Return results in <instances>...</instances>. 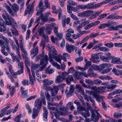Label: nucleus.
Masks as SVG:
<instances>
[{
	"label": "nucleus",
	"instance_id": "obj_50",
	"mask_svg": "<svg viewBox=\"0 0 122 122\" xmlns=\"http://www.w3.org/2000/svg\"><path fill=\"white\" fill-rule=\"evenodd\" d=\"M89 38H90V36L89 35L86 36L83 39L80 43V44H81L83 43L86 42L88 40Z\"/></svg>",
	"mask_w": 122,
	"mask_h": 122
},
{
	"label": "nucleus",
	"instance_id": "obj_5",
	"mask_svg": "<svg viewBox=\"0 0 122 122\" xmlns=\"http://www.w3.org/2000/svg\"><path fill=\"white\" fill-rule=\"evenodd\" d=\"M2 16L5 20V22L4 23L5 25H9L12 24L11 19L6 11H3Z\"/></svg>",
	"mask_w": 122,
	"mask_h": 122
},
{
	"label": "nucleus",
	"instance_id": "obj_14",
	"mask_svg": "<svg viewBox=\"0 0 122 122\" xmlns=\"http://www.w3.org/2000/svg\"><path fill=\"white\" fill-rule=\"evenodd\" d=\"M43 110L44 112L43 114V120L45 121H46L47 120V116L48 115V112L47 110L46 107H43Z\"/></svg>",
	"mask_w": 122,
	"mask_h": 122
},
{
	"label": "nucleus",
	"instance_id": "obj_48",
	"mask_svg": "<svg viewBox=\"0 0 122 122\" xmlns=\"http://www.w3.org/2000/svg\"><path fill=\"white\" fill-rule=\"evenodd\" d=\"M91 69L95 71H99V66H98L95 65H92L91 67Z\"/></svg>",
	"mask_w": 122,
	"mask_h": 122
},
{
	"label": "nucleus",
	"instance_id": "obj_44",
	"mask_svg": "<svg viewBox=\"0 0 122 122\" xmlns=\"http://www.w3.org/2000/svg\"><path fill=\"white\" fill-rule=\"evenodd\" d=\"M44 52L43 51L41 54L38 55L36 58L35 61L36 62L38 61L39 60H40L42 57V56L44 53Z\"/></svg>",
	"mask_w": 122,
	"mask_h": 122
},
{
	"label": "nucleus",
	"instance_id": "obj_47",
	"mask_svg": "<svg viewBox=\"0 0 122 122\" xmlns=\"http://www.w3.org/2000/svg\"><path fill=\"white\" fill-rule=\"evenodd\" d=\"M40 67V65L39 64H33L31 66V70H34L35 69L38 68Z\"/></svg>",
	"mask_w": 122,
	"mask_h": 122
},
{
	"label": "nucleus",
	"instance_id": "obj_2",
	"mask_svg": "<svg viewBox=\"0 0 122 122\" xmlns=\"http://www.w3.org/2000/svg\"><path fill=\"white\" fill-rule=\"evenodd\" d=\"M52 26L53 28L54 31L55 35L56 36V37L55 38L54 36L52 35L51 36V39L52 42L53 43H55V41H57L60 40L62 38L63 34L61 33L58 32V27L55 24H53Z\"/></svg>",
	"mask_w": 122,
	"mask_h": 122
},
{
	"label": "nucleus",
	"instance_id": "obj_41",
	"mask_svg": "<svg viewBox=\"0 0 122 122\" xmlns=\"http://www.w3.org/2000/svg\"><path fill=\"white\" fill-rule=\"evenodd\" d=\"M83 33H77L76 34H73L72 35V37L74 39H76L80 37Z\"/></svg>",
	"mask_w": 122,
	"mask_h": 122
},
{
	"label": "nucleus",
	"instance_id": "obj_16",
	"mask_svg": "<svg viewBox=\"0 0 122 122\" xmlns=\"http://www.w3.org/2000/svg\"><path fill=\"white\" fill-rule=\"evenodd\" d=\"M75 87L76 89L78 92H80L82 95L84 94V90L82 88L80 85L77 84L76 85Z\"/></svg>",
	"mask_w": 122,
	"mask_h": 122
},
{
	"label": "nucleus",
	"instance_id": "obj_40",
	"mask_svg": "<svg viewBox=\"0 0 122 122\" xmlns=\"http://www.w3.org/2000/svg\"><path fill=\"white\" fill-rule=\"evenodd\" d=\"M94 4L93 2H91L86 4V9H93Z\"/></svg>",
	"mask_w": 122,
	"mask_h": 122
},
{
	"label": "nucleus",
	"instance_id": "obj_61",
	"mask_svg": "<svg viewBox=\"0 0 122 122\" xmlns=\"http://www.w3.org/2000/svg\"><path fill=\"white\" fill-rule=\"evenodd\" d=\"M107 15V13L103 14L99 16L97 18V20H101L106 17Z\"/></svg>",
	"mask_w": 122,
	"mask_h": 122
},
{
	"label": "nucleus",
	"instance_id": "obj_22",
	"mask_svg": "<svg viewBox=\"0 0 122 122\" xmlns=\"http://www.w3.org/2000/svg\"><path fill=\"white\" fill-rule=\"evenodd\" d=\"M38 46H36L35 49H33L30 51L31 55H32L34 54L33 55V57H34L36 56L38 53Z\"/></svg>",
	"mask_w": 122,
	"mask_h": 122
},
{
	"label": "nucleus",
	"instance_id": "obj_39",
	"mask_svg": "<svg viewBox=\"0 0 122 122\" xmlns=\"http://www.w3.org/2000/svg\"><path fill=\"white\" fill-rule=\"evenodd\" d=\"M121 93H122V90L119 89H116L114 92L111 93L110 94V95H113Z\"/></svg>",
	"mask_w": 122,
	"mask_h": 122
},
{
	"label": "nucleus",
	"instance_id": "obj_49",
	"mask_svg": "<svg viewBox=\"0 0 122 122\" xmlns=\"http://www.w3.org/2000/svg\"><path fill=\"white\" fill-rule=\"evenodd\" d=\"M26 108L28 111V112L29 114H31L32 112V109L30 106L28 104H25Z\"/></svg>",
	"mask_w": 122,
	"mask_h": 122
},
{
	"label": "nucleus",
	"instance_id": "obj_27",
	"mask_svg": "<svg viewBox=\"0 0 122 122\" xmlns=\"http://www.w3.org/2000/svg\"><path fill=\"white\" fill-rule=\"evenodd\" d=\"M8 45V43H5L4 42V43H3V46H2L1 47L3 49H5V48H6L7 51L9 53H10V50Z\"/></svg>",
	"mask_w": 122,
	"mask_h": 122
},
{
	"label": "nucleus",
	"instance_id": "obj_43",
	"mask_svg": "<svg viewBox=\"0 0 122 122\" xmlns=\"http://www.w3.org/2000/svg\"><path fill=\"white\" fill-rule=\"evenodd\" d=\"M41 36L43 38L42 40H43L46 43H47L48 42V37L47 35L45 34H43Z\"/></svg>",
	"mask_w": 122,
	"mask_h": 122
},
{
	"label": "nucleus",
	"instance_id": "obj_54",
	"mask_svg": "<svg viewBox=\"0 0 122 122\" xmlns=\"http://www.w3.org/2000/svg\"><path fill=\"white\" fill-rule=\"evenodd\" d=\"M45 42L43 40H42L40 43V46L41 47H42V50L44 49L46 46Z\"/></svg>",
	"mask_w": 122,
	"mask_h": 122
},
{
	"label": "nucleus",
	"instance_id": "obj_57",
	"mask_svg": "<svg viewBox=\"0 0 122 122\" xmlns=\"http://www.w3.org/2000/svg\"><path fill=\"white\" fill-rule=\"evenodd\" d=\"M115 15L114 14H111L107 18V19H115Z\"/></svg>",
	"mask_w": 122,
	"mask_h": 122
},
{
	"label": "nucleus",
	"instance_id": "obj_23",
	"mask_svg": "<svg viewBox=\"0 0 122 122\" xmlns=\"http://www.w3.org/2000/svg\"><path fill=\"white\" fill-rule=\"evenodd\" d=\"M102 12V11H100L95 12L88 18V19L90 20L94 19L95 17L98 16Z\"/></svg>",
	"mask_w": 122,
	"mask_h": 122
},
{
	"label": "nucleus",
	"instance_id": "obj_42",
	"mask_svg": "<svg viewBox=\"0 0 122 122\" xmlns=\"http://www.w3.org/2000/svg\"><path fill=\"white\" fill-rule=\"evenodd\" d=\"M122 116V113L120 112H116L114 113L113 114L114 117L116 118H120Z\"/></svg>",
	"mask_w": 122,
	"mask_h": 122
},
{
	"label": "nucleus",
	"instance_id": "obj_64",
	"mask_svg": "<svg viewBox=\"0 0 122 122\" xmlns=\"http://www.w3.org/2000/svg\"><path fill=\"white\" fill-rule=\"evenodd\" d=\"M102 81L98 79H96L93 81V83L96 85H99Z\"/></svg>",
	"mask_w": 122,
	"mask_h": 122
},
{
	"label": "nucleus",
	"instance_id": "obj_30",
	"mask_svg": "<svg viewBox=\"0 0 122 122\" xmlns=\"http://www.w3.org/2000/svg\"><path fill=\"white\" fill-rule=\"evenodd\" d=\"M64 79V76L61 75H59L57 76L55 82L56 83L62 82Z\"/></svg>",
	"mask_w": 122,
	"mask_h": 122
},
{
	"label": "nucleus",
	"instance_id": "obj_11",
	"mask_svg": "<svg viewBox=\"0 0 122 122\" xmlns=\"http://www.w3.org/2000/svg\"><path fill=\"white\" fill-rule=\"evenodd\" d=\"M66 51L69 53H71L72 51H73L75 48V46L70 45L68 43L66 44Z\"/></svg>",
	"mask_w": 122,
	"mask_h": 122
},
{
	"label": "nucleus",
	"instance_id": "obj_36",
	"mask_svg": "<svg viewBox=\"0 0 122 122\" xmlns=\"http://www.w3.org/2000/svg\"><path fill=\"white\" fill-rule=\"evenodd\" d=\"M86 112H81V115L85 118L87 117H89L90 115V114L88 111H86Z\"/></svg>",
	"mask_w": 122,
	"mask_h": 122
},
{
	"label": "nucleus",
	"instance_id": "obj_29",
	"mask_svg": "<svg viewBox=\"0 0 122 122\" xmlns=\"http://www.w3.org/2000/svg\"><path fill=\"white\" fill-rule=\"evenodd\" d=\"M43 82L44 83V85H50L53 83L54 81L52 80L49 81L48 79H46L44 80Z\"/></svg>",
	"mask_w": 122,
	"mask_h": 122
},
{
	"label": "nucleus",
	"instance_id": "obj_3",
	"mask_svg": "<svg viewBox=\"0 0 122 122\" xmlns=\"http://www.w3.org/2000/svg\"><path fill=\"white\" fill-rule=\"evenodd\" d=\"M38 100H37L36 102H35V107L36 108H34L32 109V117L33 119H35L36 117L38 116L41 107V104H38Z\"/></svg>",
	"mask_w": 122,
	"mask_h": 122
},
{
	"label": "nucleus",
	"instance_id": "obj_13",
	"mask_svg": "<svg viewBox=\"0 0 122 122\" xmlns=\"http://www.w3.org/2000/svg\"><path fill=\"white\" fill-rule=\"evenodd\" d=\"M122 28V25H120L114 26V25L110 26L107 29V30L113 31L118 30L119 28Z\"/></svg>",
	"mask_w": 122,
	"mask_h": 122
},
{
	"label": "nucleus",
	"instance_id": "obj_62",
	"mask_svg": "<svg viewBox=\"0 0 122 122\" xmlns=\"http://www.w3.org/2000/svg\"><path fill=\"white\" fill-rule=\"evenodd\" d=\"M44 2V6L46 7V8H49L50 6V4L49 2V0H45Z\"/></svg>",
	"mask_w": 122,
	"mask_h": 122
},
{
	"label": "nucleus",
	"instance_id": "obj_32",
	"mask_svg": "<svg viewBox=\"0 0 122 122\" xmlns=\"http://www.w3.org/2000/svg\"><path fill=\"white\" fill-rule=\"evenodd\" d=\"M12 28L14 30H13L11 29L10 30L12 32V34L14 36L18 35H19V33L16 28L14 26H13Z\"/></svg>",
	"mask_w": 122,
	"mask_h": 122
},
{
	"label": "nucleus",
	"instance_id": "obj_59",
	"mask_svg": "<svg viewBox=\"0 0 122 122\" xmlns=\"http://www.w3.org/2000/svg\"><path fill=\"white\" fill-rule=\"evenodd\" d=\"M99 53H98L95 54L93 55H92V59L99 60V57L98 55H99Z\"/></svg>",
	"mask_w": 122,
	"mask_h": 122
},
{
	"label": "nucleus",
	"instance_id": "obj_4",
	"mask_svg": "<svg viewBox=\"0 0 122 122\" xmlns=\"http://www.w3.org/2000/svg\"><path fill=\"white\" fill-rule=\"evenodd\" d=\"M48 57L47 55H45L44 53L41 59L40 65H42L41 68L39 69L40 71H42L45 67L47 64L48 62Z\"/></svg>",
	"mask_w": 122,
	"mask_h": 122
},
{
	"label": "nucleus",
	"instance_id": "obj_15",
	"mask_svg": "<svg viewBox=\"0 0 122 122\" xmlns=\"http://www.w3.org/2000/svg\"><path fill=\"white\" fill-rule=\"evenodd\" d=\"M59 86H55L53 87V89L51 93L52 96H55L57 94L59 88Z\"/></svg>",
	"mask_w": 122,
	"mask_h": 122
},
{
	"label": "nucleus",
	"instance_id": "obj_55",
	"mask_svg": "<svg viewBox=\"0 0 122 122\" xmlns=\"http://www.w3.org/2000/svg\"><path fill=\"white\" fill-rule=\"evenodd\" d=\"M46 73L49 74H51L54 72V70L51 68L50 69H49L48 68H47L46 70Z\"/></svg>",
	"mask_w": 122,
	"mask_h": 122
},
{
	"label": "nucleus",
	"instance_id": "obj_31",
	"mask_svg": "<svg viewBox=\"0 0 122 122\" xmlns=\"http://www.w3.org/2000/svg\"><path fill=\"white\" fill-rule=\"evenodd\" d=\"M81 72H75L73 75L74 77L76 79L79 80L81 78Z\"/></svg>",
	"mask_w": 122,
	"mask_h": 122
},
{
	"label": "nucleus",
	"instance_id": "obj_20",
	"mask_svg": "<svg viewBox=\"0 0 122 122\" xmlns=\"http://www.w3.org/2000/svg\"><path fill=\"white\" fill-rule=\"evenodd\" d=\"M86 88L90 89L91 90L94 91V92H95V93H99L100 92L99 91H98V89H97V87L95 86L91 87L90 85H87V86Z\"/></svg>",
	"mask_w": 122,
	"mask_h": 122
},
{
	"label": "nucleus",
	"instance_id": "obj_63",
	"mask_svg": "<svg viewBox=\"0 0 122 122\" xmlns=\"http://www.w3.org/2000/svg\"><path fill=\"white\" fill-rule=\"evenodd\" d=\"M22 97L23 98H26L27 97V90H26L22 92Z\"/></svg>",
	"mask_w": 122,
	"mask_h": 122
},
{
	"label": "nucleus",
	"instance_id": "obj_1",
	"mask_svg": "<svg viewBox=\"0 0 122 122\" xmlns=\"http://www.w3.org/2000/svg\"><path fill=\"white\" fill-rule=\"evenodd\" d=\"M43 5V3L42 0H40L36 10V11H37L36 15L38 16L41 15L40 16L41 20L43 22H45L48 20V18H47V16H44V14H42V12L46 9Z\"/></svg>",
	"mask_w": 122,
	"mask_h": 122
},
{
	"label": "nucleus",
	"instance_id": "obj_52",
	"mask_svg": "<svg viewBox=\"0 0 122 122\" xmlns=\"http://www.w3.org/2000/svg\"><path fill=\"white\" fill-rule=\"evenodd\" d=\"M99 32H98L97 33H92L89 35L90 36V38H94L97 36L99 35Z\"/></svg>",
	"mask_w": 122,
	"mask_h": 122
},
{
	"label": "nucleus",
	"instance_id": "obj_58",
	"mask_svg": "<svg viewBox=\"0 0 122 122\" xmlns=\"http://www.w3.org/2000/svg\"><path fill=\"white\" fill-rule=\"evenodd\" d=\"M45 29V28L44 27H41L40 28L39 31V35L40 36H42L43 34H45L44 33Z\"/></svg>",
	"mask_w": 122,
	"mask_h": 122
},
{
	"label": "nucleus",
	"instance_id": "obj_45",
	"mask_svg": "<svg viewBox=\"0 0 122 122\" xmlns=\"http://www.w3.org/2000/svg\"><path fill=\"white\" fill-rule=\"evenodd\" d=\"M12 57L13 62H15L16 60V61L18 63L20 62L19 59L17 56H15L13 55L12 56Z\"/></svg>",
	"mask_w": 122,
	"mask_h": 122
},
{
	"label": "nucleus",
	"instance_id": "obj_9",
	"mask_svg": "<svg viewBox=\"0 0 122 122\" xmlns=\"http://www.w3.org/2000/svg\"><path fill=\"white\" fill-rule=\"evenodd\" d=\"M10 43V44L12 46V48L14 50L16 51V53L18 55L19 58H21V56L19 51L20 50V48L16 46L13 41L11 40Z\"/></svg>",
	"mask_w": 122,
	"mask_h": 122
},
{
	"label": "nucleus",
	"instance_id": "obj_10",
	"mask_svg": "<svg viewBox=\"0 0 122 122\" xmlns=\"http://www.w3.org/2000/svg\"><path fill=\"white\" fill-rule=\"evenodd\" d=\"M100 22L98 20L95 21L94 22H92L89 24H88L84 27V29L86 30H88L91 28L99 24Z\"/></svg>",
	"mask_w": 122,
	"mask_h": 122
},
{
	"label": "nucleus",
	"instance_id": "obj_28",
	"mask_svg": "<svg viewBox=\"0 0 122 122\" xmlns=\"http://www.w3.org/2000/svg\"><path fill=\"white\" fill-rule=\"evenodd\" d=\"M8 45V43H5L4 42V43H3V46H2L1 47L3 49H5V48H6L7 51L9 53H10V50Z\"/></svg>",
	"mask_w": 122,
	"mask_h": 122
},
{
	"label": "nucleus",
	"instance_id": "obj_18",
	"mask_svg": "<svg viewBox=\"0 0 122 122\" xmlns=\"http://www.w3.org/2000/svg\"><path fill=\"white\" fill-rule=\"evenodd\" d=\"M74 89V87L73 85H71L70 86L69 90L66 95L67 97H69L72 96V93L73 92Z\"/></svg>",
	"mask_w": 122,
	"mask_h": 122
},
{
	"label": "nucleus",
	"instance_id": "obj_25",
	"mask_svg": "<svg viewBox=\"0 0 122 122\" xmlns=\"http://www.w3.org/2000/svg\"><path fill=\"white\" fill-rule=\"evenodd\" d=\"M117 86V85L116 84H111L108 85L107 88L108 89V91H112Z\"/></svg>",
	"mask_w": 122,
	"mask_h": 122
},
{
	"label": "nucleus",
	"instance_id": "obj_17",
	"mask_svg": "<svg viewBox=\"0 0 122 122\" xmlns=\"http://www.w3.org/2000/svg\"><path fill=\"white\" fill-rule=\"evenodd\" d=\"M35 2V0H34L33 1V3L31 5L30 9H29L28 13L29 15H30V16H31V15L33 12V9L34 8V5Z\"/></svg>",
	"mask_w": 122,
	"mask_h": 122
},
{
	"label": "nucleus",
	"instance_id": "obj_24",
	"mask_svg": "<svg viewBox=\"0 0 122 122\" xmlns=\"http://www.w3.org/2000/svg\"><path fill=\"white\" fill-rule=\"evenodd\" d=\"M111 63H116L117 64H122V62L120 61V59L118 58H112Z\"/></svg>",
	"mask_w": 122,
	"mask_h": 122
},
{
	"label": "nucleus",
	"instance_id": "obj_51",
	"mask_svg": "<svg viewBox=\"0 0 122 122\" xmlns=\"http://www.w3.org/2000/svg\"><path fill=\"white\" fill-rule=\"evenodd\" d=\"M89 38H90V36L89 35L86 36L83 39L80 43V44H81L83 43L86 42L88 40Z\"/></svg>",
	"mask_w": 122,
	"mask_h": 122
},
{
	"label": "nucleus",
	"instance_id": "obj_53",
	"mask_svg": "<svg viewBox=\"0 0 122 122\" xmlns=\"http://www.w3.org/2000/svg\"><path fill=\"white\" fill-rule=\"evenodd\" d=\"M89 20L88 19V20L83 21L81 24L80 25L83 27L87 24L89 23L90 22Z\"/></svg>",
	"mask_w": 122,
	"mask_h": 122
},
{
	"label": "nucleus",
	"instance_id": "obj_21",
	"mask_svg": "<svg viewBox=\"0 0 122 122\" xmlns=\"http://www.w3.org/2000/svg\"><path fill=\"white\" fill-rule=\"evenodd\" d=\"M65 80L67 84L69 85L70 84L71 82L73 81V78L72 76L69 75L68 77L66 78Z\"/></svg>",
	"mask_w": 122,
	"mask_h": 122
},
{
	"label": "nucleus",
	"instance_id": "obj_12",
	"mask_svg": "<svg viewBox=\"0 0 122 122\" xmlns=\"http://www.w3.org/2000/svg\"><path fill=\"white\" fill-rule=\"evenodd\" d=\"M64 18L62 20L61 22L63 26L64 27L66 25V24H69L70 22V19L69 17H67L66 18V17L65 15L64 16Z\"/></svg>",
	"mask_w": 122,
	"mask_h": 122
},
{
	"label": "nucleus",
	"instance_id": "obj_8",
	"mask_svg": "<svg viewBox=\"0 0 122 122\" xmlns=\"http://www.w3.org/2000/svg\"><path fill=\"white\" fill-rule=\"evenodd\" d=\"M93 11L92 10H87L82 12L78 13L77 15L81 17H88L90 16V14L93 13Z\"/></svg>",
	"mask_w": 122,
	"mask_h": 122
},
{
	"label": "nucleus",
	"instance_id": "obj_46",
	"mask_svg": "<svg viewBox=\"0 0 122 122\" xmlns=\"http://www.w3.org/2000/svg\"><path fill=\"white\" fill-rule=\"evenodd\" d=\"M50 63L53 66L56 67L57 69H60V66L57 62H55L54 61H52Z\"/></svg>",
	"mask_w": 122,
	"mask_h": 122
},
{
	"label": "nucleus",
	"instance_id": "obj_56",
	"mask_svg": "<svg viewBox=\"0 0 122 122\" xmlns=\"http://www.w3.org/2000/svg\"><path fill=\"white\" fill-rule=\"evenodd\" d=\"M21 115L20 114L17 116L14 119V121L15 122H20V118L21 117Z\"/></svg>",
	"mask_w": 122,
	"mask_h": 122
},
{
	"label": "nucleus",
	"instance_id": "obj_60",
	"mask_svg": "<svg viewBox=\"0 0 122 122\" xmlns=\"http://www.w3.org/2000/svg\"><path fill=\"white\" fill-rule=\"evenodd\" d=\"M101 59L103 61L106 62H109V59L107 57L101 56L100 57Z\"/></svg>",
	"mask_w": 122,
	"mask_h": 122
},
{
	"label": "nucleus",
	"instance_id": "obj_37",
	"mask_svg": "<svg viewBox=\"0 0 122 122\" xmlns=\"http://www.w3.org/2000/svg\"><path fill=\"white\" fill-rule=\"evenodd\" d=\"M17 3L18 4H20V9H22L24 6L25 1L24 0H17Z\"/></svg>",
	"mask_w": 122,
	"mask_h": 122
},
{
	"label": "nucleus",
	"instance_id": "obj_19",
	"mask_svg": "<svg viewBox=\"0 0 122 122\" xmlns=\"http://www.w3.org/2000/svg\"><path fill=\"white\" fill-rule=\"evenodd\" d=\"M10 72L13 77L15 78H17L16 76L20 75L21 73H23V72H21L19 70L15 72H14L13 70H12V71H10Z\"/></svg>",
	"mask_w": 122,
	"mask_h": 122
},
{
	"label": "nucleus",
	"instance_id": "obj_7",
	"mask_svg": "<svg viewBox=\"0 0 122 122\" xmlns=\"http://www.w3.org/2000/svg\"><path fill=\"white\" fill-rule=\"evenodd\" d=\"M118 23L115 22L108 21L107 23H105L100 25L98 26V28L99 29H102L105 28L106 27H109L111 26L115 25L117 24Z\"/></svg>",
	"mask_w": 122,
	"mask_h": 122
},
{
	"label": "nucleus",
	"instance_id": "obj_34",
	"mask_svg": "<svg viewBox=\"0 0 122 122\" xmlns=\"http://www.w3.org/2000/svg\"><path fill=\"white\" fill-rule=\"evenodd\" d=\"M31 0H28L26 3V5L27 6V7L25 10V11L24 14V15H26L28 13L30 4L28 5L30 2Z\"/></svg>",
	"mask_w": 122,
	"mask_h": 122
},
{
	"label": "nucleus",
	"instance_id": "obj_38",
	"mask_svg": "<svg viewBox=\"0 0 122 122\" xmlns=\"http://www.w3.org/2000/svg\"><path fill=\"white\" fill-rule=\"evenodd\" d=\"M93 96L95 98L97 101H99L100 99H102L103 97L102 96L97 94V93H96Z\"/></svg>",
	"mask_w": 122,
	"mask_h": 122
},
{
	"label": "nucleus",
	"instance_id": "obj_33",
	"mask_svg": "<svg viewBox=\"0 0 122 122\" xmlns=\"http://www.w3.org/2000/svg\"><path fill=\"white\" fill-rule=\"evenodd\" d=\"M19 7V6L15 3H14L11 7L13 11L16 12L18 11Z\"/></svg>",
	"mask_w": 122,
	"mask_h": 122
},
{
	"label": "nucleus",
	"instance_id": "obj_35",
	"mask_svg": "<svg viewBox=\"0 0 122 122\" xmlns=\"http://www.w3.org/2000/svg\"><path fill=\"white\" fill-rule=\"evenodd\" d=\"M18 68H20V69L19 70L21 72L23 73L24 68L23 62L22 61H21L20 62L18 63Z\"/></svg>",
	"mask_w": 122,
	"mask_h": 122
},
{
	"label": "nucleus",
	"instance_id": "obj_6",
	"mask_svg": "<svg viewBox=\"0 0 122 122\" xmlns=\"http://www.w3.org/2000/svg\"><path fill=\"white\" fill-rule=\"evenodd\" d=\"M49 61L50 62H51L52 61H54L53 59L54 58L56 61L61 63L62 57V55H60L57 56H54L52 55V54L50 52H49Z\"/></svg>",
	"mask_w": 122,
	"mask_h": 122
},
{
	"label": "nucleus",
	"instance_id": "obj_26",
	"mask_svg": "<svg viewBox=\"0 0 122 122\" xmlns=\"http://www.w3.org/2000/svg\"><path fill=\"white\" fill-rule=\"evenodd\" d=\"M37 100H38L37 101V102H38V104H40V103H41V106L42 104V102L44 105H45L46 104V102L45 100L44 97V96L43 95V96H42V98H39V99H36L35 102H36Z\"/></svg>",
	"mask_w": 122,
	"mask_h": 122
}]
</instances>
